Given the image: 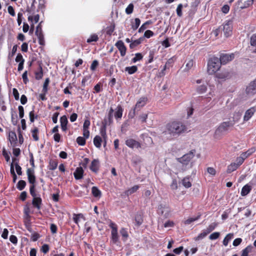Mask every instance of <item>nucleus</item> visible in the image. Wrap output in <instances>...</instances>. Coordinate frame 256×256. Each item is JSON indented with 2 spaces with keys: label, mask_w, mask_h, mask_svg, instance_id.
Instances as JSON below:
<instances>
[{
  "label": "nucleus",
  "mask_w": 256,
  "mask_h": 256,
  "mask_svg": "<svg viewBox=\"0 0 256 256\" xmlns=\"http://www.w3.org/2000/svg\"><path fill=\"white\" fill-rule=\"evenodd\" d=\"M256 150L255 148H252L246 152H242L240 156L238 157V158H242L243 159L242 163L244 162V160L250 156L253 152H254Z\"/></svg>",
  "instance_id": "nucleus-22"
},
{
  "label": "nucleus",
  "mask_w": 256,
  "mask_h": 256,
  "mask_svg": "<svg viewBox=\"0 0 256 256\" xmlns=\"http://www.w3.org/2000/svg\"><path fill=\"white\" fill-rule=\"evenodd\" d=\"M24 217H27V218L28 220L29 218H30V210L28 206L24 207Z\"/></svg>",
  "instance_id": "nucleus-61"
},
{
  "label": "nucleus",
  "mask_w": 256,
  "mask_h": 256,
  "mask_svg": "<svg viewBox=\"0 0 256 256\" xmlns=\"http://www.w3.org/2000/svg\"><path fill=\"white\" fill-rule=\"evenodd\" d=\"M18 112H19V117L20 118H22L24 116V107L22 106H18Z\"/></svg>",
  "instance_id": "nucleus-63"
},
{
  "label": "nucleus",
  "mask_w": 256,
  "mask_h": 256,
  "mask_svg": "<svg viewBox=\"0 0 256 256\" xmlns=\"http://www.w3.org/2000/svg\"><path fill=\"white\" fill-rule=\"evenodd\" d=\"M73 220L75 224H78L79 222L80 219H82L83 220H85L86 218L84 216V214L82 213L76 214H73Z\"/></svg>",
  "instance_id": "nucleus-24"
},
{
  "label": "nucleus",
  "mask_w": 256,
  "mask_h": 256,
  "mask_svg": "<svg viewBox=\"0 0 256 256\" xmlns=\"http://www.w3.org/2000/svg\"><path fill=\"white\" fill-rule=\"evenodd\" d=\"M251 190V186L248 184H246L242 187L240 194L242 196H246L250 192Z\"/></svg>",
  "instance_id": "nucleus-26"
},
{
  "label": "nucleus",
  "mask_w": 256,
  "mask_h": 256,
  "mask_svg": "<svg viewBox=\"0 0 256 256\" xmlns=\"http://www.w3.org/2000/svg\"><path fill=\"white\" fill-rule=\"evenodd\" d=\"M246 93L248 96H254L256 94V78L246 86Z\"/></svg>",
  "instance_id": "nucleus-11"
},
{
  "label": "nucleus",
  "mask_w": 256,
  "mask_h": 256,
  "mask_svg": "<svg viewBox=\"0 0 256 256\" xmlns=\"http://www.w3.org/2000/svg\"><path fill=\"white\" fill-rule=\"evenodd\" d=\"M123 108L120 105L118 106L116 111L114 112V118L116 119L121 118L122 116Z\"/></svg>",
  "instance_id": "nucleus-25"
},
{
  "label": "nucleus",
  "mask_w": 256,
  "mask_h": 256,
  "mask_svg": "<svg viewBox=\"0 0 256 256\" xmlns=\"http://www.w3.org/2000/svg\"><path fill=\"white\" fill-rule=\"evenodd\" d=\"M174 60V56L172 57L167 60L165 64L168 67V69H170L173 66Z\"/></svg>",
  "instance_id": "nucleus-52"
},
{
  "label": "nucleus",
  "mask_w": 256,
  "mask_h": 256,
  "mask_svg": "<svg viewBox=\"0 0 256 256\" xmlns=\"http://www.w3.org/2000/svg\"><path fill=\"white\" fill-rule=\"evenodd\" d=\"M221 64L218 58L214 56L210 58L207 64V72L209 74H214L221 67Z\"/></svg>",
  "instance_id": "nucleus-2"
},
{
  "label": "nucleus",
  "mask_w": 256,
  "mask_h": 256,
  "mask_svg": "<svg viewBox=\"0 0 256 256\" xmlns=\"http://www.w3.org/2000/svg\"><path fill=\"white\" fill-rule=\"evenodd\" d=\"M102 142V138L99 136H96L94 138V144L98 148L101 147Z\"/></svg>",
  "instance_id": "nucleus-29"
},
{
  "label": "nucleus",
  "mask_w": 256,
  "mask_h": 256,
  "mask_svg": "<svg viewBox=\"0 0 256 256\" xmlns=\"http://www.w3.org/2000/svg\"><path fill=\"white\" fill-rule=\"evenodd\" d=\"M99 38L96 34H93L90 36L89 38L86 40L88 44H92L93 42H96L98 40Z\"/></svg>",
  "instance_id": "nucleus-31"
},
{
  "label": "nucleus",
  "mask_w": 256,
  "mask_h": 256,
  "mask_svg": "<svg viewBox=\"0 0 256 256\" xmlns=\"http://www.w3.org/2000/svg\"><path fill=\"white\" fill-rule=\"evenodd\" d=\"M228 72L218 73L216 74V78H218L219 79H224V78H228Z\"/></svg>",
  "instance_id": "nucleus-60"
},
{
  "label": "nucleus",
  "mask_w": 256,
  "mask_h": 256,
  "mask_svg": "<svg viewBox=\"0 0 256 256\" xmlns=\"http://www.w3.org/2000/svg\"><path fill=\"white\" fill-rule=\"evenodd\" d=\"M50 250V246L48 244H44L42 246L41 248V251L44 253L46 254Z\"/></svg>",
  "instance_id": "nucleus-64"
},
{
  "label": "nucleus",
  "mask_w": 256,
  "mask_h": 256,
  "mask_svg": "<svg viewBox=\"0 0 256 256\" xmlns=\"http://www.w3.org/2000/svg\"><path fill=\"white\" fill-rule=\"evenodd\" d=\"M32 137L33 138L34 140L37 142L39 140L38 133L39 130L37 127H34L33 129L30 130Z\"/></svg>",
  "instance_id": "nucleus-28"
},
{
  "label": "nucleus",
  "mask_w": 256,
  "mask_h": 256,
  "mask_svg": "<svg viewBox=\"0 0 256 256\" xmlns=\"http://www.w3.org/2000/svg\"><path fill=\"white\" fill-rule=\"evenodd\" d=\"M234 234L232 233L228 234L224 238L222 243L224 246H227L229 242L233 238Z\"/></svg>",
  "instance_id": "nucleus-39"
},
{
  "label": "nucleus",
  "mask_w": 256,
  "mask_h": 256,
  "mask_svg": "<svg viewBox=\"0 0 256 256\" xmlns=\"http://www.w3.org/2000/svg\"><path fill=\"white\" fill-rule=\"evenodd\" d=\"M252 248V246L250 245L247 246L245 248L242 250L240 256H248Z\"/></svg>",
  "instance_id": "nucleus-42"
},
{
  "label": "nucleus",
  "mask_w": 256,
  "mask_h": 256,
  "mask_svg": "<svg viewBox=\"0 0 256 256\" xmlns=\"http://www.w3.org/2000/svg\"><path fill=\"white\" fill-rule=\"evenodd\" d=\"M253 3L254 0H240L238 2V6L242 10L248 8Z\"/></svg>",
  "instance_id": "nucleus-18"
},
{
  "label": "nucleus",
  "mask_w": 256,
  "mask_h": 256,
  "mask_svg": "<svg viewBox=\"0 0 256 256\" xmlns=\"http://www.w3.org/2000/svg\"><path fill=\"white\" fill-rule=\"evenodd\" d=\"M140 24V20L139 18H136L134 22H132L131 26L133 30H136L138 28Z\"/></svg>",
  "instance_id": "nucleus-37"
},
{
  "label": "nucleus",
  "mask_w": 256,
  "mask_h": 256,
  "mask_svg": "<svg viewBox=\"0 0 256 256\" xmlns=\"http://www.w3.org/2000/svg\"><path fill=\"white\" fill-rule=\"evenodd\" d=\"M134 6L132 4H130L126 8V13L127 14H130L132 13L134 10Z\"/></svg>",
  "instance_id": "nucleus-54"
},
{
  "label": "nucleus",
  "mask_w": 256,
  "mask_h": 256,
  "mask_svg": "<svg viewBox=\"0 0 256 256\" xmlns=\"http://www.w3.org/2000/svg\"><path fill=\"white\" fill-rule=\"evenodd\" d=\"M98 66V62L97 60H94L90 66V68L92 71H94L96 70Z\"/></svg>",
  "instance_id": "nucleus-62"
},
{
  "label": "nucleus",
  "mask_w": 256,
  "mask_h": 256,
  "mask_svg": "<svg viewBox=\"0 0 256 256\" xmlns=\"http://www.w3.org/2000/svg\"><path fill=\"white\" fill-rule=\"evenodd\" d=\"M234 58V54H222L218 58L221 64H225Z\"/></svg>",
  "instance_id": "nucleus-13"
},
{
  "label": "nucleus",
  "mask_w": 256,
  "mask_h": 256,
  "mask_svg": "<svg viewBox=\"0 0 256 256\" xmlns=\"http://www.w3.org/2000/svg\"><path fill=\"white\" fill-rule=\"evenodd\" d=\"M115 46L120 51V56H124L126 54V48L124 42L121 40H119L116 43Z\"/></svg>",
  "instance_id": "nucleus-14"
},
{
  "label": "nucleus",
  "mask_w": 256,
  "mask_h": 256,
  "mask_svg": "<svg viewBox=\"0 0 256 256\" xmlns=\"http://www.w3.org/2000/svg\"><path fill=\"white\" fill-rule=\"evenodd\" d=\"M148 98L146 96H142L138 99L136 102L134 107L132 111L130 112L128 114V116L130 118H133L136 115V111H139L143 108L147 103Z\"/></svg>",
  "instance_id": "nucleus-4"
},
{
  "label": "nucleus",
  "mask_w": 256,
  "mask_h": 256,
  "mask_svg": "<svg viewBox=\"0 0 256 256\" xmlns=\"http://www.w3.org/2000/svg\"><path fill=\"white\" fill-rule=\"evenodd\" d=\"M35 78L37 80H40L42 78L44 74H43V70L42 66H39V71L36 72H34Z\"/></svg>",
  "instance_id": "nucleus-38"
},
{
  "label": "nucleus",
  "mask_w": 256,
  "mask_h": 256,
  "mask_svg": "<svg viewBox=\"0 0 256 256\" xmlns=\"http://www.w3.org/2000/svg\"><path fill=\"white\" fill-rule=\"evenodd\" d=\"M60 122L62 130L63 132H66L67 130V124L68 120L66 116H63L60 118Z\"/></svg>",
  "instance_id": "nucleus-21"
},
{
  "label": "nucleus",
  "mask_w": 256,
  "mask_h": 256,
  "mask_svg": "<svg viewBox=\"0 0 256 256\" xmlns=\"http://www.w3.org/2000/svg\"><path fill=\"white\" fill-rule=\"evenodd\" d=\"M30 120L31 123L34 122L35 120L38 118V116L34 113V110H33L29 112Z\"/></svg>",
  "instance_id": "nucleus-44"
},
{
  "label": "nucleus",
  "mask_w": 256,
  "mask_h": 256,
  "mask_svg": "<svg viewBox=\"0 0 256 256\" xmlns=\"http://www.w3.org/2000/svg\"><path fill=\"white\" fill-rule=\"evenodd\" d=\"M157 214L166 218L170 216V208L166 204H160L158 206Z\"/></svg>",
  "instance_id": "nucleus-8"
},
{
  "label": "nucleus",
  "mask_w": 256,
  "mask_h": 256,
  "mask_svg": "<svg viewBox=\"0 0 256 256\" xmlns=\"http://www.w3.org/2000/svg\"><path fill=\"white\" fill-rule=\"evenodd\" d=\"M196 152V150H192L189 152L184 154L182 157L177 158L176 160L182 164L183 168H186L189 165L191 168L192 166L191 160L194 158Z\"/></svg>",
  "instance_id": "nucleus-3"
},
{
  "label": "nucleus",
  "mask_w": 256,
  "mask_h": 256,
  "mask_svg": "<svg viewBox=\"0 0 256 256\" xmlns=\"http://www.w3.org/2000/svg\"><path fill=\"white\" fill-rule=\"evenodd\" d=\"M92 193L94 197L100 198L102 195L100 190L96 186L92 188Z\"/></svg>",
  "instance_id": "nucleus-35"
},
{
  "label": "nucleus",
  "mask_w": 256,
  "mask_h": 256,
  "mask_svg": "<svg viewBox=\"0 0 256 256\" xmlns=\"http://www.w3.org/2000/svg\"><path fill=\"white\" fill-rule=\"evenodd\" d=\"M100 168V162L98 159H94L91 162L90 169L95 174L98 173Z\"/></svg>",
  "instance_id": "nucleus-19"
},
{
  "label": "nucleus",
  "mask_w": 256,
  "mask_h": 256,
  "mask_svg": "<svg viewBox=\"0 0 256 256\" xmlns=\"http://www.w3.org/2000/svg\"><path fill=\"white\" fill-rule=\"evenodd\" d=\"M208 232H206L204 230L198 236L194 238L195 240H201L203 238H204L205 236H206L208 234Z\"/></svg>",
  "instance_id": "nucleus-56"
},
{
  "label": "nucleus",
  "mask_w": 256,
  "mask_h": 256,
  "mask_svg": "<svg viewBox=\"0 0 256 256\" xmlns=\"http://www.w3.org/2000/svg\"><path fill=\"white\" fill-rule=\"evenodd\" d=\"M109 226L111 228V242L118 244L119 242L118 236V233L117 225L112 222H110Z\"/></svg>",
  "instance_id": "nucleus-6"
},
{
  "label": "nucleus",
  "mask_w": 256,
  "mask_h": 256,
  "mask_svg": "<svg viewBox=\"0 0 256 256\" xmlns=\"http://www.w3.org/2000/svg\"><path fill=\"white\" fill-rule=\"evenodd\" d=\"M100 134L102 137V138L103 139V140L104 141V146H106V144L107 136H106V128L105 126H103L100 128Z\"/></svg>",
  "instance_id": "nucleus-30"
},
{
  "label": "nucleus",
  "mask_w": 256,
  "mask_h": 256,
  "mask_svg": "<svg viewBox=\"0 0 256 256\" xmlns=\"http://www.w3.org/2000/svg\"><path fill=\"white\" fill-rule=\"evenodd\" d=\"M115 28V26L114 24H111L109 26H107L106 28V33L108 35H112Z\"/></svg>",
  "instance_id": "nucleus-50"
},
{
  "label": "nucleus",
  "mask_w": 256,
  "mask_h": 256,
  "mask_svg": "<svg viewBox=\"0 0 256 256\" xmlns=\"http://www.w3.org/2000/svg\"><path fill=\"white\" fill-rule=\"evenodd\" d=\"M76 142L80 146H84L86 144V138L82 136H78L76 138Z\"/></svg>",
  "instance_id": "nucleus-51"
},
{
  "label": "nucleus",
  "mask_w": 256,
  "mask_h": 256,
  "mask_svg": "<svg viewBox=\"0 0 256 256\" xmlns=\"http://www.w3.org/2000/svg\"><path fill=\"white\" fill-rule=\"evenodd\" d=\"M142 58L143 56L141 53H136L135 54V56L132 59V62L135 63L136 62L142 60Z\"/></svg>",
  "instance_id": "nucleus-53"
},
{
  "label": "nucleus",
  "mask_w": 256,
  "mask_h": 256,
  "mask_svg": "<svg viewBox=\"0 0 256 256\" xmlns=\"http://www.w3.org/2000/svg\"><path fill=\"white\" fill-rule=\"evenodd\" d=\"M223 30L226 37L230 36L232 30V22L230 20L226 21L223 25Z\"/></svg>",
  "instance_id": "nucleus-12"
},
{
  "label": "nucleus",
  "mask_w": 256,
  "mask_h": 256,
  "mask_svg": "<svg viewBox=\"0 0 256 256\" xmlns=\"http://www.w3.org/2000/svg\"><path fill=\"white\" fill-rule=\"evenodd\" d=\"M30 194L32 197V204L38 210H40L42 205V199L40 194H36V190H34L32 188L30 191Z\"/></svg>",
  "instance_id": "nucleus-5"
},
{
  "label": "nucleus",
  "mask_w": 256,
  "mask_h": 256,
  "mask_svg": "<svg viewBox=\"0 0 256 256\" xmlns=\"http://www.w3.org/2000/svg\"><path fill=\"white\" fill-rule=\"evenodd\" d=\"M200 216H201V214H198V216L196 217V218H188L186 220H185L184 224H190L192 222H194L198 220L200 218Z\"/></svg>",
  "instance_id": "nucleus-46"
},
{
  "label": "nucleus",
  "mask_w": 256,
  "mask_h": 256,
  "mask_svg": "<svg viewBox=\"0 0 256 256\" xmlns=\"http://www.w3.org/2000/svg\"><path fill=\"white\" fill-rule=\"evenodd\" d=\"M256 112V106H252L250 108L245 112L244 116V121H248Z\"/></svg>",
  "instance_id": "nucleus-16"
},
{
  "label": "nucleus",
  "mask_w": 256,
  "mask_h": 256,
  "mask_svg": "<svg viewBox=\"0 0 256 256\" xmlns=\"http://www.w3.org/2000/svg\"><path fill=\"white\" fill-rule=\"evenodd\" d=\"M194 62L192 60H188V62H187L186 66V71L189 70L194 66Z\"/></svg>",
  "instance_id": "nucleus-59"
},
{
  "label": "nucleus",
  "mask_w": 256,
  "mask_h": 256,
  "mask_svg": "<svg viewBox=\"0 0 256 256\" xmlns=\"http://www.w3.org/2000/svg\"><path fill=\"white\" fill-rule=\"evenodd\" d=\"M50 78H48L45 80L44 83L43 84L42 92H44L45 93H48V86L50 84Z\"/></svg>",
  "instance_id": "nucleus-43"
},
{
  "label": "nucleus",
  "mask_w": 256,
  "mask_h": 256,
  "mask_svg": "<svg viewBox=\"0 0 256 256\" xmlns=\"http://www.w3.org/2000/svg\"><path fill=\"white\" fill-rule=\"evenodd\" d=\"M144 38H140L136 40H133L130 44V49H134L136 47L138 46L143 41Z\"/></svg>",
  "instance_id": "nucleus-27"
},
{
  "label": "nucleus",
  "mask_w": 256,
  "mask_h": 256,
  "mask_svg": "<svg viewBox=\"0 0 256 256\" xmlns=\"http://www.w3.org/2000/svg\"><path fill=\"white\" fill-rule=\"evenodd\" d=\"M126 144L131 148H140L141 144L138 141L132 138H129L126 140Z\"/></svg>",
  "instance_id": "nucleus-15"
},
{
  "label": "nucleus",
  "mask_w": 256,
  "mask_h": 256,
  "mask_svg": "<svg viewBox=\"0 0 256 256\" xmlns=\"http://www.w3.org/2000/svg\"><path fill=\"white\" fill-rule=\"evenodd\" d=\"M234 124V122L231 121L222 122L216 130L214 135L216 136L227 131L230 127L233 126Z\"/></svg>",
  "instance_id": "nucleus-9"
},
{
  "label": "nucleus",
  "mask_w": 256,
  "mask_h": 256,
  "mask_svg": "<svg viewBox=\"0 0 256 256\" xmlns=\"http://www.w3.org/2000/svg\"><path fill=\"white\" fill-rule=\"evenodd\" d=\"M207 90V86L206 84H202L196 88V92L199 94H203Z\"/></svg>",
  "instance_id": "nucleus-47"
},
{
  "label": "nucleus",
  "mask_w": 256,
  "mask_h": 256,
  "mask_svg": "<svg viewBox=\"0 0 256 256\" xmlns=\"http://www.w3.org/2000/svg\"><path fill=\"white\" fill-rule=\"evenodd\" d=\"M243 159L242 158H236V162H232L227 167L226 172L230 174L236 170L242 164Z\"/></svg>",
  "instance_id": "nucleus-10"
},
{
  "label": "nucleus",
  "mask_w": 256,
  "mask_h": 256,
  "mask_svg": "<svg viewBox=\"0 0 256 256\" xmlns=\"http://www.w3.org/2000/svg\"><path fill=\"white\" fill-rule=\"evenodd\" d=\"M120 234L124 240H126L128 236V232L125 228H122L120 229Z\"/></svg>",
  "instance_id": "nucleus-48"
},
{
  "label": "nucleus",
  "mask_w": 256,
  "mask_h": 256,
  "mask_svg": "<svg viewBox=\"0 0 256 256\" xmlns=\"http://www.w3.org/2000/svg\"><path fill=\"white\" fill-rule=\"evenodd\" d=\"M140 186L138 185H135L127 190L125 193L128 196L136 192L138 190Z\"/></svg>",
  "instance_id": "nucleus-40"
},
{
  "label": "nucleus",
  "mask_w": 256,
  "mask_h": 256,
  "mask_svg": "<svg viewBox=\"0 0 256 256\" xmlns=\"http://www.w3.org/2000/svg\"><path fill=\"white\" fill-rule=\"evenodd\" d=\"M26 174L28 176V181L30 184V191L31 188H33V190H36V178L34 176V168H28L26 170Z\"/></svg>",
  "instance_id": "nucleus-7"
},
{
  "label": "nucleus",
  "mask_w": 256,
  "mask_h": 256,
  "mask_svg": "<svg viewBox=\"0 0 256 256\" xmlns=\"http://www.w3.org/2000/svg\"><path fill=\"white\" fill-rule=\"evenodd\" d=\"M138 70V67L136 66H127L125 68V71L127 72L129 74H132L136 72Z\"/></svg>",
  "instance_id": "nucleus-36"
},
{
  "label": "nucleus",
  "mask_w": 256,
  "mask_h": 256,
  "mask_svg": "<svg viewBox=\"0 0 256 256\" xmlns=\"http://www.w3.org/2000/svg\"><path fill=\"white\" fill-rule=\"evenodd\" d=\"M154 55L155 51L154 50H150L147 62L148 64L152 63L154 61Z\"/></svg>",
  "instance_id": "nucleus-49"
},
{
  "label": "nucleus",
  "mask_w": 256,
  "mask_h": 256,
  "mask_svg": "<svg viewBox=\"0 0 256 256\" xmlns=\"http://www.w3.org/2000/svg\"><path fill=\"white\" fill-rule=\"evenodd\" d=\"M26 186V182L24 180H20L17 184L16 188L20 190H23Z\"/></svg>",
  "instance_id": "nucleus-45"
},
{
  "label": "nucleus",
  "mask_w": 256,
  "mask_h": 256,
  "mask_svg": "<svg viewBox=\"0 0 256 256\" xmlns=\"http://www.w3.org/2000/svg\"><path fill=\"white\" fill-rule=\"evenodd\" d=\"M8 140L12 144H13L14 146L16 145L18 140V138L16 134L14 132H10L8 135Z\"/></svg>",
  "instance_id": "nucleus-23"
},
{
  "label": "nucleus",
  "mask_w": 256,
  "mask_h": 256,
  "mask_svg": "<svg viewBox=\"0 0 256 256\" xmlns=\"http://www.w3.org/2000/svg\"><path fill=\"white\" fill-rule=\"evenodd\" d=\"M11 122L14 126H16L18 122V116L16 114H11Z\"/></svg>",
  "instance_id": "nucleus-58"
},
{
  "label": "nucleus",
  "mask_w": 256,
  "mask_h": 256,
  "mask_svg": "<svg viewBox=\"0 0 256 256\" xmlns=\"http://www.w3.org/2000/svg\"><path fill=\"white\" fill-rule=\"evenodd\" d=\"M36 35L38 36V44L42 46H44L45 44V41L44 38V36L43 32H40V33H35Z\"/></svg>",
  "instance_id": "nucleus-33"
},
{
  "label": "nucleus",
  "mask_w": 256,
  "mask_h": 256,
  "mask_svg": "<svg viewBox=\"0 0 256 256\" xmlns=\"http://www.w3.org/2000/svg\"><path fill=\"white\" fill-rule=\"evenodd\" d=\"M134 224L140 226L144 222V216L142 212H138L134 216Z\"/></svg>",
  "instance_id": "nucleus-17"
},
{
  "label": "nucleus",
  "mask_w": 256,
  "mask_h": 256,
  "mask_svg": "<svg viewBox=\"0 0 256 256\" xmlns=\"http://www.w3.org/2000/svg\"><path fill=\"white\" fill-rule=\"evenodd\" d=\"M218 225V224L217 222H212L211 224H210L206 228V229L205 230H204L208 234L209 233L213 231L217 227Z\"/></svg>",
  "instance_id": "nucleus-41"
},
{
  "label": "nucleus",
  "mask_w": 256,
  "mask_h": 256,
  "mask_svg": "<svg viewBox=\"0 0 256 256\" xmlns=\"http://www.w3.org/2000/svg\"><path fill=\"white\" fill-rule=\"evenodd\" d=\"M183 8V6L182 4H180L176 8V12L178 16L181 17L182 15V9Z\"/></svg>",
  "instance_id": "nucleus-55"
},
{
  "label": "nucleus",
  "mask_w": 256,
  "mask_h": 256,
  "mask_svg": "<svg viewBox=\"0 0 256 256\" xmlns=\"http://www.w3.org/2000/svg\"><path fill=\"white\" fill-rule=\"evenodd\" d=\"M84 170L82 166L76 168L74 176V178L76 180H81L83 178Z\"/></svg>",
  "instance_id": "nucleus-20"
},
{
  "label": "nucleus",
  "mask_w": 256,
  "mask_h": 256,
  "mask_svg": "<svg viewBox=\"0 0 256 256\" xmlns=\"http://www.w3.org/2000/svg\"><path fill=\"white\" fill-rule=\"evenodd\" d=\"M58 161L56 160H50L49 162L48 169L50 170H54L58 166Z\"/></svg>",
  "instance_id": "nucleus-32"
},
{
  "label": "nucleus",
  "mask_w": 256,
  "mask_h": 256,
  "mask_svg": "<svg viewBox=\"0 0 256 256\" xmlns=\"http://www.w3.org/2000/svg\"><path fill=\"white\" fill-rule=\"evenodd\" d=\"M220 236L219 232H214L209 236V238L210 240H215L218 239Z\"/></svg>",
  "instance_id": "nucleus-57"
},
{
  "label": "nucleus",
  "mask_w": 256,
  "mask_h": 256,
  "mask_svg": "<svg viewBox=\"0 0 256 256\" xmlns=\"http://www.w3.org/2000/svg\"><path fill=\"white\" fill-rule=\"evenodd\" d=\"M187 130V126L182 122L173 121L166 125V130L164 132V134H166L168 133L171 136H178L186 132Z\"/></svg>",
  "instance_id": "nucleus-1"
},
{
  "label": "nucleus",
  "mask_w": 256,
  "mask_h": 256,
  "mask_svg": "<svg viewBox=\"0 0 256 256\" xmlns=\"http://www.w3.org/2000/svg\"><path fill=\"white\" fill-rule=\"evenodd\" d=\"M190 178L189 176H186L182 180V184L186 188H189L192 186V183L190 180Z\"/></svg>",
  "instance_id": "nucleus-34"
}]
</instances>
